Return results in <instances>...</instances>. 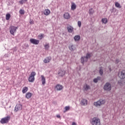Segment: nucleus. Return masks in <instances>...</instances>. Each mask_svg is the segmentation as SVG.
I'll list each match as a JSON object with an SVG mask.
<instances>
[{
    "mask_svg": "<svg viewBox=\"0 0 125 125\" xmlns=\"http://www.w3.org/2000/svg\"><path fill=\"white\" fill-rule=\"evenodd\" d=\"M104 90L106 91H110L112 89V84L110 82H107L105 83L104 86Z\"/></svg>",
    "mask_w": 125,
    "mask_h": 125,
    "instance_id": "nucleus-1",
    "label": "nucleus"
},
{
    "mask_svg": "<svg viewBox=\"0 0 125 125\" xmlns=\"http://www.w3.org/2000/svg\"><path fill=\"white\" fill-rule=\"evenodd\" d=\"M91 56V55H90V54L87 53L85 57H82L81 58V63H82V64H83L84 62H87V60H88V59L90 58Z\"/></svg>",
    "mask_w": 125,
    "mask_h": 125,
    "instance_id": "nucleus-2",
    "label": "nucleus"
},
{
    "mask_svg": "<svg viewBox=\"0 0 125 125\" xmlns=\"http://www.w3.org/2000/svg\"><path fill=\"white\" fill-rule=\"evenodd\" d=\"M9 120H10V117L9 116H7L2 118L0 121V124H2V125L7 124V123L9 122Z\"/></svg>",
    "mask_w": 125,
    "mask_h": 125,
    "instance_id": "nucleus-3",
    "label": "nucleus"
},
{
    "mask_svg": "<svg viewBox=\"0 0 125 125\" xmlns=\"http://www.w3.org/2000/svg\"><path fill=\"white\" fill-rule=\"evenodd\" d=\"M35 76H36V72H32L28 78V82L30 83H34V81H35Z\"/></svg>",
    "mask_w": 125,
    "mask_h": 125,
    "instance_id": "nucleus-4",
    "label": "nucleus"
},
{
    "mask_svg": "<svg viewBox=\"0 0 125 125\" xmlns=\"http://www.w3.org/2000/svg\"><path fill=\"white\" fill-rule=\"evenodd\" d=\"M18 29V27H15L14 26H11L9 28L10 33L13 36H14V33H16V30Z\"/></svg>",
    "mask_w": 125,
    "mask_h": 125,
    "instance_id": "nucleus-5",
    "label": "nucleus"
},
{
    "mask_svg": "<svg viewBox=\"0 0 125 125\" xmlns=\"http://www.w3.org/2000/svg\"><path fill=\"white\" fill-rule=\"evenodd\" d=\"M118 77L121 80H125V70H123L118 73Z\"/></svg>",
    "mask_w": 125,
    "mask_h": 125,
    "instance_id": "nucleus-6",
    "label": "nucleus"
},
{
    "mask_svg": "<svg viewBox=\"0 0 125 125\" xmlns=\"http://www.w3.org/2000/svg\"><path fill=\"white\" fill-rule=\"evenodd\" d=\"M105 104V100H100L99 101L96 103L95 106L96 107H100L101 105Z\"/></svg>",
    "mask_w": 125,
    "mask_h": 125,
    "instance_id": "nucleus-7",
    "label": "nucleus"
},
{
    "mask_svg": "<svg viewBox=\"0 0 125 125\" xmlns=\"http://www.w3.org/2000/svg\"><path fill=\"white\" fill-rule=\"evenodd\" d=\"M68 48L70 51H75L77 48H76V45L73 44H70Z\"/></svg>",
    "mask_w": 125,
    "mask_h": 125,
    "instance_id": "nucleus-8",
    "label": "nucleus"
},
{
    "mask_svg": "<svg viewBox=\"0 0 125 125\" xmlns=\"http://www.w3.org/2000/svg\"><path fill=\"white\" fill-rule=\"evenodd\" d=\"M30 42L33 44H39L40 43V41L34 39H30Z\"/></svg>",
    "mask_w": 125,
    "mask_h": 125,
    "instance_id": "nucleus-9",
    "label": "nucleus"
},
{
    "mask_svg": "<svg viewBox=\"0 0 125 125\" xmlns=\"http://www.w3.org/2000/svg\"><path fill=\"white\" fill-rule=\"evenodd\" d=\"M21 110H22V105L20 104H17L15 108V112H17V111H20Z\"/></svg>",
    "mask_w": 125,
    "mask_h": 125,
    "instance_id": "nucleus-10",
    "label": "nucleus"
},
{
    "mask_svg": "<svg viewBox=\"0 0 125 125\" xmlns=\"http://www.w3.org/2000/svg\"><path fill=\"white\" fill-rule=\"evenodd\" d=\"M55 88L58 91L62 90V89H63V86L62 85L58 84L56 85Z\"/></svg>",
    "mask_w": 125,
    "mask_h": 125,
    "instance_id": "nucleus-11",
    "label": "nucleus"
},
{
    "mask_svg": "<svg viewBox=\"0 0 125 125\" xmlns=\"http://www.w3.org/2000/svg\"><path fill=\"white\" fill-rule=\"evenodd\" d=\"M67 30L68 33H73L74 32V27L71 25H68L67 27Z\"/></svg>",
    "mask_w": 125,
    "mask_h": 125,
    "instance_id": "nucleus-12",
    "label": "nucleus"
},
{
    "mask_svg": "<svg viewBox=\"0 0 125 125\" xmlns=\"http://www.w3.org/2000/svg\"><path fill=\"white\" fill-rule=\"evenodd\" d=\"M65 72L64 70H60L58 72V74L59 75V77H62L63 76H64V75H65Z\"/></svg>",
    "mask_w": 125,
    "mask_h": 125,
    "instance_id": "nucleus-13",
    "label": "nucleus"
},
{
    "mask_svg": "<svg viewBox=\"0 0 125 125\" xmlns=\"http://www.w3.org/2000/svg\"><path fill=\"white\" fill-rule=\"evenodd\" d=\"M94 123L95 125H100L101 124L100 123V119L99 118H97L96 117L94 118Z\"/></svg>",
    "mask_w": 125,
    "mask_h": 125,
    "instance_id": "nucleus-14",
    "label": "nucleus"
},
{
    "mask_svg": "<svg viewBox=\"0 0 125 125\" xmlns=\"http://www.w3.org/2000/svg\"><path fill=\"white\" fill-rule=\"evenodd\" d=\"M81 104L83 106H85V105H87V101L86 99H83L81 100Z\"/></svg>",
    "mask_w": 125,
    "mask_h": 125,
    "instance_id": "nucleus-15",
    "label": "nucleus"
},
{
    "mask_svg": "<svg viewBox=\"0 0 125 125\" xmlns=\"http://www.w3.org/2000/svg\"><path fill=\"white\" fill-rule=\"evenodd\" d=\"M83 88L85 91H87L88 89H90V86L87 84H85L83 85Z\"/></svg>",
    "mask_w": 125,
    "mask_h": 125,
    "instance_id": "nucleus-16",
    "label": "nucleus"
},
{
    "mask_svg": "<svg viewBox=\"0 0 125 125\" xmlns=\"http://www.w3.org/2000/svg\"><path fill=\"white\" fill-rule=\"evenodd\" d=\"M118 84H119V85H121V86L125 85V81L119 80L118 82Z\"/></svg>",
    "mask_w": 125,
    "mask_h": 125,
    "instance_id": "nucleus-17",
    "label": "nucleus"
},
{
    "mask_svg": "<svg viewBox=\"0 0 125 125\" xmlns=\"http://www.w3.org/2000/svg\"><path fill=\"white\" fill-rule=\"evenodd\" d=\"M63 17L64 19H69L70 17V14L68 13H65L63 15Z\"/></svg>",
    "mask_w": 125,
    "mask_h": 125,
    "instance_id": "nucleus-18",
    "label": "nucleus"
},
{
    "mask_svg": "<svg viewBox=\"0 0 125 125\" xmlns=\"http://www.w3.org/2000/svg\"><path fill=\"white\" fill-rule=\"evenodd\" d=\"M32 95H33L32 93L28 92L26 94L25 97L27 99H29V98H31L32 97Z\"/></svg>",
    "mask_w": 125,
    "mask_h": 125,
    "instance_id": "nucleus-19",
    "label": "nucleus"
},
{
    "mask_svg": "<svg viewBox=\"0 0 125 125\" xmlns=\"http://www.w3.org/2000/svg\"><path fill=\"white\" fill-rule=\"evenodd\" d=\"M74 40L75 42H78L81 40V36H80V35H76L74 37Z\"/></svg>",
    "mask_w": 125,
    "mask_h": 125,
    "instance_id": "nucleus-20",
    "label": "nucleus"
},
{
    "mask_svg": "<svg viewBox=\"0 0 125 125\" xmlns=\"http://www.w3.org/2000/svg\"><path fill=\"white\" fill-rule=\"evenodd\" d=\"M44 15H46L47 16V15H49V14H50V10H49L48 9H45L44 11Z\"/></svg>",
    "mask_w": 125,
    "mask_h": 125,
    "instance_id": "nucleus-21",
    "label": "nucleus"
},
{
    "mask_svg": "<svg viewBox=\"0 0 125 125\" xmlns=\"http://www.w3.org/2000/svg\"><path fill=\"white\" fill-rule=\"evenodd\" d=\"M41 78H42V84H43V85H44V84H45V78H44V76H43V75H42Z\"/></svg>",
    "mask_w": 125,
    "mask_h": 125,
    "instance_id": "nucleus-22",
    "label": "nucleus"
},
{
    "mask_svg": "<svg viewBox=\"0 0 125 125\" xmlns=\"http://www.w3.org/2000/svg\"><path fill=\"white\" fill-rule=\"evenodd\" d=\"M51 60L50 57H47L44 59L43 62L44 63H49V62Z\"/></svg>",
    "mask_w": 125,
    "mask_h": 125,
    "instance_id": "nucleus-23",
    "label": "nucleus"
},
{
    "mask_svg": "<svg viewBox=\"0 0 125 125\" xmlns=\"http://www.w3.org/2000/svg\"><path fill=\"white\" fill-rule=\"evenodd\" d=\"M101 81V77L98 76L97 78L94 79V83H98V81Z\"/></svg>",
    "mask_w": 125,
    "mask_h": 125,
    "instance_id": "nucleus-24",
    "label": "nucleus"
},
{
    "mask_svg": "<svg viewBox=\"0 0 125 125\" xmlns=\"http://www.w3.org/2000/svg\"><path fill=\"white\" fill-rule=\"evenodd\" d=\"M77 8V5L75 3H72L71 5V10H75Z\"/></svg>",
    "mask_w": 125,
    "mask_h": 125,
    "instance_id": "nucleus-25",
    "label": "nucleus"
},
{
    "mask_svg": "<svg viewBox=\"0 0 125 125\" xmlns=\"http://www.w3.org/2000/svg\"><path fill=\"white\" fill-rule=\"evenodd\" d=\"M104 72V70H103V69H102V67H100V69L99 70V73L100 76L103 75Z\"/></svg>",
    "mask_w": 125,
    "mask_h": 125,
    "instance_id": "nucleus-26",
    "label": "nucleus"
},
{
    "mask_svg": "<svg viewBox=\"0 0 125 125\" xmlns=\"http://www.w3.org/2000/svg\"><path fill=\"white\" fill-rule=\"evenodd\" d=\"M115 5L116 7H117V8H122V6L118 2H115Z\"/></svg>",
    "mask_w": 125,
    "mask_h": 125,
    "instance_id": "nucleus-27",
    "label": "nucleus"
},
{
    "mask_svg": "<svg viewBox=\"0 0 125 125\" xmlns=\"http://www.w3.org/2000/svg\"><path fill=\"white\" fill-rule=\"evenodd\" d=\"M102 22L104 23V24H107L108 22V20L106 18L102 19Z\"/></svg>",
    "mask_w": 125,
    "mask_h": 125,
    "instance_id": "nucleus-28",
    "label": "nucleus"
},
{
    "mask_svg": "<svg viewBox=\"0 0 125 125\" xmlns=\"http://www.w3.org/2000/svg\"><path fill=\"white\" fill-rule=\"evenodd\" d=\"M28 91V88L27 87H24L22 88V93H26Z\"/></svg>",
    "mask_w": 125,
    "mask_h": 125,
    "instance_id": "nucleus-29",
    "label": "nucleus"
},
{
    "mask_svg": "<svg viewBox=\"0 0 125 125\" xmlns=\"http://www.w3.org/2000/svg\"><path fill=\"white\" fill-rule=\"evenodd\" d=\"M19 13H20V14H21V15H23L25 14V11L24 10L21 9L19 11Z\"/></svg>",
    "mask_w": 125,
    "mask_h": 125,
    "instance_id": "nucleus-30",
    "label": "nucleus"
},
{
    "mask_svg": "<svg viewBox=\"0 0 125 125\" xmlns=\"http://www.w3.org/2000/svg\"><path fill=\"white\" fill-rule=\"evenodd\" d=\"M10 14H7L6 15V20H9V19H10Z\"/></svg>",
    "mask_w": 125,
    "mask_h": 125,
    "instance_id": "nucleus-31",
    "label": "nucleus"
},
{
    "mask_svg": "<svg viewBox=\"0 0 125 125\" xmlns=\"http://www.w3.org/2000/svg\"><path fill=\"white\" fill-rule=\"evenodd\" d=\"M28 0H21V1H19V3L20 4H23V3H25Z\"/></svg>",
    "mask_w": 125,
    "mask_h": 125,
    "instance_id": "nucleus-32",
    "label": "nucleus"
},
{
    "mask_svg": "<svg viewBox=\"0 0 125 125\" xmlns=\"http://www.w3.org/2000/svg\"><path fill=\"white\" fill-rule=\"evenodd\" d=\"M44 47L46 50H48V48H49V44H46L45 45H44Z\"/></svg>",
    "mask_w": 125,
    "mask_h": 125,
    "instance_id": "nucleus-33",
    "label": "nucleus"
},
{
    "mask_svg": "<svg viewBox=\"0 0 125 125\" xmlns=\"http://www.w3.org/2000/svg\"><path fill=\"white\" fill-rule=\"evenodd\" d=\"M90 122L91 125H94V118L91 119L90 120Z\"/></svg>",
    "mask_w": 125,
    "mask_h": 125,
    "instance_id": "nucleus-34",
    "label": "nucleus"
},
{
    "mask_svg": "<svg viewBox=\"0 0 125 125\" xmlns=\"http://www.w3.org/2000/svg\"><path fill=\"white\" fill-rule=\"evenodd\" d=\"M43 34H40L38 37H39V40H42L43 38Z\"/></svg>",
    "mask_w": 125,
    "mask_h": 125,
    "instance_id": "nucleus-35",
    "label": "nucleus"
},
{
    "mask_svg": "<svg viewBox=\"0 0 125 125\" xmlns=\"http://www.w3.org/2000/svg\"><path fill=\"white\" fill-rule=\"evenodd\" d=\"M78 25L79 27V28H81V26H82V22H81V21H78Z\"/></svg>",
    "mask_w": 125,
    "mask_h": 125,
    "instance_id": "nucleus-36",
    "label": "nucleus"
},
{
    "mask_svg": "<svg viewBox=\"0 0 125 125\" xmlns=\"http://www.w3.org/2000/svg\"><path fill=\"white\" fill-rule=\"evenodd\" d=\"M64 109H65V111H68V110H70V107H69V106H65L64 107Z\"/></svg>",
    "mask_w": 125,
    "mask_h": 125,
    "instance_id": "nucleus-37",
    "label": "nucleus"
},
{
    "mask_svg": "<svg viewBox=\"0 0 125 125\" xmlns=\"http://www.w3.org/2000/svg\"><path fill=\"white\" fill-rule=\"evenodd\" d=\"M120 62V59H117L115 61V64H118Z\"/></svg>",
    "mask_w": 125,
    "mask_h": 125,
    "instance_id": "nucleus-38",
    "label": "nucleus"
},
{
    "mask_svg": "<svg viewBox=\"0 0 125 125\" xmlns=\"http://www.w3.org/2000/svg\"><path fill=\"white\" fill-rule=\"evenodd\" d=\"M29 23L31 24H34V21H33L32 20H30L29 21Z\"/></svg>",
    "mask_w": 125,
    "mask_h": 125,
    "instance_id": "nucleus-39",
    "label": "nucleus"
},
{
    "mask_svg": "<svg viewBox=\"0 0 125 125\" xmlns=\"http://www.w3.org/2000/svg\"><path fill=\"white\" fill-rule=\"evenodd\" d=\"M89 13L90 14H92L93 12H92V9L89 10Z\"/></svg>",
    "mask_w": 125,
    "mask_h": 125,
    "instance_id": "nucleus-40",
    "label": "nucleus"
},
{
    "mask_svg": "<svg viewBox=\"0 0 125 125\" xmlns=\"http://www.w3.org/2000/svg\"><path fill=\"white\" fill-rule=\"evenodd\" d=\"M108 69L110 72H112V69L111 68V67L110 66L108 67Z\"/></svg>",
    "mask_w": 125,
    "mask_h": 125,
    "instance_id": "nucleus-41",
    "label": "nucleus"
},
{
    "mask_svg": "<svg viewBox=\"0 0 125 125\" xmlns=\"http://www.w3.org/2000/svg\"><path fill=\"white\" fill-rule=\"evenodd\" d=\"M72 125H77V123L75 122H73L72 123Z\"/></svg>",
    "mask_w": 125,
    "mask_h": 125,
    "instance_id": "nucleus-42",
    "label": "nucleus"
},
{
    "mask_svg": "<svg viewBox=\"0 0 125 125\" xmlns=\"http://www.w3.org/2000/svg\"><path fill=\"white\" fill-rule=\"evenodd\" d=\"M6 70H7L8 71H10V68L9 67H7Z\"/></svg>",
    "mask_w": 125,
    "mask_h": 125,
    "instance_id": "nucleus-43",
    "label": "nucleus"
},
{
    "mask_svg": "<svg viewBox=\"0 0 125 125\" xmlns=\"http://www.w3.org/2000/svg\"><path fill=\"white\" fill-rule=\"evenodd\" d=\"M57 117L59 119V118H60L61 116H60V115H57Z\"/></svg>",
    "mask_w": 125,
    "mask_h": 125,
    "instance_id": "nucleus-44",
    "label": "nucleus"
},
{
    "mask_svg": "<svg viewBox=\"0 0 125 125\" xmlns=\"http://www.w3.org/2000/svg\"><path fill=\"white\" fill-rule=\"evenodd\" d=\"M93 81L94 82V79L93 80Z\"/></svg>",
    "mask_w": 125,
    "mask_h": 125,
    "instance_id": "nucleus-45",
    "label": "nucleus"
}]
</instances>
